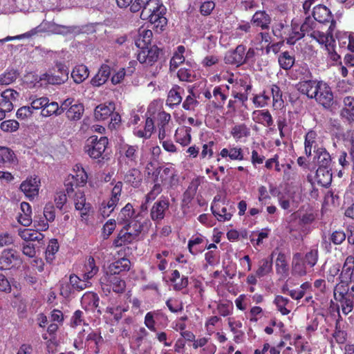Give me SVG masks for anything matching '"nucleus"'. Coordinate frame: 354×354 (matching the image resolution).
Segmentation results:
<instances>
[{
  "mask_svg": "<svg viewBox=\"0 0 354 354\" xmlns=\"http://www.w3.org/2000/svg\"><path fill=\"white\" fill-rule=\"evenodd\" d=\"M274 252L271 254L270 258L262 259L259 261L258 268L256 274L259 278L269 274L272 271V257Z\"/></svg>",
  "mask_w": 354,
  "mask_h": 354,
  "instance_id": "obj_39",
  "label": "nucleus"
},
{
  "mask_svg": "<svg viewBox=\"0 0 354 354\" xmlns=\"http://www.w3.org/2000/svg\"><path fill=\"white\" fill-rule=\"evenodd\" d=\"M308 266L304 262V256L300 252L293 254L292 260V274L297 277H303L307 274Z\"/></svg>",
  "mask_w": 354,
  "mask_h": 354,
  "instance_id": "obj_21",
  "label": "nucleus"
},
{
  "mask_svg": "<svg viewBox=\"0 0 354 354\" xmlns=\"http://www.w3.org/2000/svg\"><path fill=\"white\" fill-rule=\"evenodd\" d=\"M191 131L190 127L177 129L175 134L176 142L182 146L189 145L192 140Z\"/></svg>",
  "mask_w": 354,
  "mask_h": 354,
  "instance_id": "obj_49",
  "label": "nucleus"
},
{
  "mask_svg": "<svg viewBox=\"0 0 354 354\" xmlns=\"http://www.w3.org/2000/svg\"><path fill=\"white\" fill-rule=\"evenodd\" d=\"M322 80L313 79L312 77L299 81L296 84L297 90L302 95H306L309 99H313L317 95L318 86H319Z\"/></svg>",
  "mask_w": 354,
  "mask_h": 354,
  "instance_id": "obj_11",
  "label": "nucleus"
},
{
  "mask_svg": "<svg viewBox=\"0 0 354 354\" xmlns=\"http://www.w3.org/2000/svg\"><path fill=\"white\" fill-rule=\"evenodd\" d=\"M111 67L106 64H102L97 73L91 79V84L93 86H100L104 84L111 75Z\"/></svg>",
  "mask_w": 354,
  "mask_h": 354,
  "instance_id": "obj_31",
  "label": "nucleus"
},
{
  "mask_svg": "<svg viewBox=\"0 0 354 354\" xmlns=\"http://www.w3.org/2000/svg\"><path fill=\"white\" fill-rule=\"evenodd\" d=\"M313 16L314 19L319 23L324 24L330 22V24L328 30L335 26V21L333 18V15L326 6L319 4L315 6L313 10Z\"/></svg>",
  "mask_w": 354,
  "mask_h": 354,
  "instance_id": "obj_18",
  "label": "nucleus"
},
{
  "mask_svg": "<svg viewBox=\"0 0 354 354\" xmlns=\"http://www.w3.org/2000/svg\"><path fill=\"white\" fill-rule=\"evenodd\" d=\"M290 27L292 30L290 31V36L288 39V44L294 45L297 41L304 37V33L299 30V24L292 21Z\"/></svg>",
  "mask_w": 354,
  "mask_h": 354,
  "instance_id": "obj_57",
  "label": "nucleus"
},
{
  "mask_svg": "<svg viewBox=\"0 0 354 354\" xmlns=\"http://www.w3.org/2000/svg\"><path fill=\"white\" fill-rule=\"evenodd\" d=\"M153 32L151 30H144L140 33L139 38L136 41L138 48H144L151 45Z\"/></svg>",
  "mask_w": 354,
  "mask_h": 354,
  "instance_id": "obj_56",
  "label": "nucleus"
},
{
  "mask_svg": "<svg viewBox=\"0 0 354 354\" xmlns=\"http://www.w3.org/2000/svg\"><path fill=\"white\" fill-rule=\"evenodd\" d=\"M278 63L282 69L290 70L295 63V56L293 53L283 51L278 57Z\"/></svg>",
  "mask_w": 354,
  "mask_h": 354,
  "instance_id": "obj_41",
  "label": "nucleus"
},
{
  "mask_svg": "<svg viewBox=\"0 0 354 354\" xmlns=\"http://www.w3.org/2000/svg\"><path fill=\"white\" fill-rule=\"evenodd\" d=\"M344 107L341 111V115L348 120L354 121V97L347 96L344 99Z\"/></svg>",
  "mask_w": 354,
  "mask_h": 354,
  "instance_id": "obj_48",
  "label": "nucleus"
},
{
  "mask_svg": "<svg viewBox=\"0 0 354 354\" xmlns=\"http://www.w3.org/2000/svg\"><path fill=\"white\" fill-rule=\"evenodd\" d=\"M138 160V146L127 143L120 145L119 148V163L124 164L129 167L137 165Z\"/></svg>",
  "mask_w": 354,
  "mask_h": 354,
  "instance_id": "obj_8",
  "label": "nucleus"
},
{
  "mask_svg": "<svg viewBox=\"0 0 354 354\" xmlns=\"http://www.w3.org/2000/svg\"><path fill=\"white\" fill-rule=\"evenodd\" d=\"M82 324L84 325H88L84 322V313L80 310H77L73 313V315L71 318L70 326L72 328H76L77 326H80Z\"/></svg>",
  "mask_w": 354,
  "mask_h": 354,
  "instance_id": "obj_64",
  "label": "nucleus"
},
{
  "mask_svg": "<svg viewBox=\"0 0 354 354\" xmlns=\"http://www.w3.org/2000/svg\"><path fill=\"white\" fill-rule=\"evenodd\" d=\"M142 180V174L138 169L132 167L124 175V181L125 183L138 188L140 186Z\"/></svg>",
  "mask_w": 354,
  "mask_h": 354,
  "instance_id": "obj_34",
  "label": "nucleus"
},
{
  "mask_svg": "<svg viewBox=\"0 0 354 354\" xmlns=\"http://www.w3.org/2000/svg\"><path fill=\"white\" fill-rule=\"evenodd\" d=\"M108 145L109 140L107 137L101 136L98 138L97 136H91L87 139L84 149L91 158L101 162V160L105 159L104 152Z\"/></svg>",
  "mask_w": 354,
  "mask_h": 354,
  "instance_id": "obj_6",
  "label": "nucleus"
},
{
  "mask_svg": "<svg viewBox=\"0 0 354 354\" xmlns=\"http://www.w3.org/2000/svg\"><path fill=\"white\" fill-rule=\"evenodd\" d=\"M246 50V47L244 45L240 44L233 50L228 51L224 57L225 63L227 64L235 65L240 66L245 64L244 53Z\"/></svg>",
  "mask_w": 354,
  "mask_h": 354,
  "instance_id": "obj_19",
  "label": "nucleus"
},
{
  "mask_svg": "<svg viewBox=\"0 0 354 354\" xmlns=\"http://www.w3.org/2000/svg\"><path fill=\"white\" fill-rule=\"evenodd\" d=\"M162 185L158 183H153V186L145 196V203L154 201L162 192Z\"/></svg>",
  "mask_w": 354,
  "mask_h": 354,
  "instance_id": "obj_61",
  "label": "nucleus"
},
{
  "mask_svg": "<svg viewBox=\"0 0 354 354\" xmlns=\"http://www.w3.org/2000/svg\"><path fill=\"white\" fill-rule=\"evenodd\" d=\"M142 229V224L136 221H131V223L125 224L114 239L113 246L119 248L137 241Z\"/></svg>",
  "mask_w": 354,
  "mask_h": 354,
  "instance_id": "obj_4",
  "label": "nucleus"
},
{
  "mask_svg": "<svg viewBox=\"0 0 354 354\" xmlns=\"http://www.w3.org/2000/svg\"><path fill=\"white\" fill-rule=\"evenodd\" d=\"M57 70L53 73H44L40 75L30 74L27 77L34 78V86H41L44 82L45 84H62L68 78V71L61 63L55 65Z\"/></svg>",
  "mask_w": 354,
  "mask_h": 354,
  "instance_id": "obj_3",
  "label": "nucleus"
},
{
  "mask_svg": "<svg viewBox=\"0 0 354 354\" xmlns=\"http://www.w3.org/2000/svg\"><path fill=\"white\" fill-rule=\"evenodd\" d=\"M315 178L318 185L324 187H328L332 182L331 167H318Z\"/></svg>",
  "mask_w": 354,
  "mask_h": 354,
  "instance_id": "obj_26",
  "label": "nucleus"
},
{
  "mask_svg": "<svg viewBox=\"0 0 354 354\" xmlns=\"http://www.w3.org/2000/svg\"><path fill=\"white\" fill-rule=\"evenodd\" d=\"M253 120L259 124H262L266 127H269L270 130H272L271 128L274 124L273 118L268 109L256 110L252 113Z\"/></svg>",
  "mask_w": 354,
  "mask_h": 354,
  "instance_id": "obj_22",
  "label": "nucleus"
},
{
  "mask_svg": "<svg viewBox=\"0 0 354 354\" xmlns=\"http://www.w3.org/2000/svg\"><path fill=\"white\" fill-rule=\"evenodd\" d=\"M75 167H77L76 174L70 178L74 180L75 187L84 186L87 182L88 175L81 165H76Z\"/></svg>",
  "mask_w": 354,
  "mask_h": 354,
  "instance_id": "obj_54",
  "label": "nucleus"
},
{
  "mask_svg": "<svg viewBox=\"0 0 354 354\" xmlns=\"http://www.w3.org/2000/svg\"><path fill=\"white\" fill-rule=\"evenodd\" d=\"M38 230L30 229V228H24L19 229L18 230V234L20 237L26 241H37L40 242L44 238V235Z\"/></svg>",
  "mask_w": 354,
  "mask_h": 354,
  "instance_id": "obj_38",
  "label": "nucleus"
},
{
  "mask_svg": "<svg viewBox=\"0 0 354 354\" xmlns=\"http://www.w3.org/2000/svg\"><path fill=\"white\" fill-rule=\"evenodd\" d=\"M104 342V339L100 331L91 330L86 337V346L92 349V351L98 354L100 351V345Z\"/></svg>",
  "mask_w": 354,
  "mask_h": 354,
  "instance_id": "obj_25",
  "label": "nucleus"
},
{
  "mask_svg": "<svg viewBox=\"0 0 354 354\" xmlns=\"http://www.w3.org/2000/svg\"><path fill=\"white\" fill-rule=\"evenodd\" d=\"M304 259L308 268H313L317 264L318 261L317 249H311L309 252H306L304 257Z\"/></svg>",
  "mask_w": 354,
  "mask_h": 354,
  "instance_id": "obj_62",
  "label": "nucleus"
},
{
  "mask_svg": "<svg viewBox=\"0 0 354 354\" xmlns=\"http://www.w3.org/2000/svg\"><path fill=\"white\" fill-rule=\"evenodd\" d=\"M201 185V180L199 178H194L189 183L187 189L183 194V203L188 205L195 197L198 187Z\"/></svg>",
  "mask_w": 354,
  "mask_h": 354,
  "instance_id": "obj_32",
  "label": "nucleus"
},
{
  "mask_svg": "<svg viewBox=\"0 0 354 354\" xmlns=\"http://www.w3.org/2000/svg\"><path fill=\"white\" fill-rule=\"evenodd\" d=\"M44 216L47 221H42L41 223L39 224V230H46L48 228V221L52 222L55 218V209L53 203H47L44 209Z\"/></svg>",
  "mask_w": 354,
  "mask_h": 354,
  "instance_id": "obj_47",
  "label": "nucleus"
},
{
  "mask_svg": "<svg viewBox=\"0 0 354 354\" xmlns=\"http://www.w3.org/2000/svg\"><path fill=\"white\" fill-rule=\"evenodd\" d=\"M84 111L82 104H75L66 111L67 118L71 121H77L81 119Z\"/></svg>",
  "mask_w": 354,
  "mask_h": 354,
  "instance_id": "obj_50",
  "label": "nucleus"
},
{
  "mask_svg": "<svg viewBox=\"0 0 354 354\" xmlns=\"http://www.w3.org/2000/svg\"><path fill=\"white\" fill-rule=\"evenodd\" d=\"M99 302L100 298L94 292H85L81 299L82 306L86 310L94 311L98 308Z\"/></svg>",
  "mask_w": 354,
  "mask_h": 354,
  "instance_id": "obj_27",
  "label": "nucleus"
},
{
  "mask_svg": "<svg viewBox=\"0 0 354 354\" xmlns=\"http://www.w3.org/2000/svg\"><path fill=\"white\" fill-rule=\"evenodd\" d=\"M169 319L167 315L161 310L149 311L146 313L144 318L145 327L151 332L155 333L156 339L165 346L169 347L172 342H167L168 336L165 331H158L156 324L158 328H165L167 326Z\"/></svg>",
  "mask_w": 354,
  "mask_h": 354,
  "instance_id": "obj_2",
  "label": "nucleus"
},
{
  "mask_svg": "<svg viewBox=\"0 0 354 354\" xmlns=\"http://www.w3.org/2000/svg\"><path fill=\"white\" fill-rule=\"evenodd\" d=\"M210 209L216 220L223 223L230 221L235 212V208L225 201L221 205L210 207Z\"/></svg>",
  "mask_w": 354,
  "mask_h": 354,
  "instance_id": "obj_15",
  "label": "nucleus"
},
{
  "mask_svg": "<svg viewBox=\"0 0 354 354\" xmlns=\"http://www.w3.org/2000/svg\"><path fill=\"white\" fill-rule=\"evenodd\" d=\"M170 281L173 283V288L176 291H180L187 287L189 284L188 277L183 275L180 276L178 270L172 271L170 277Z\"/></svg>",
  "mask_w": 354,
  "mask_h": 354,
  "instance_id": "obj_35",
  "label": "nucleus"
},
{
  "mask_svg": "<svg viewBox=\"0 0 354 354\" xmlns=\"http://www.w3.org/2000/svg\"><path fill=\"white\" fill-rule=\"evenodd\" d=\"M114 109L115 106L113 103H110L109 105L101 104L95 109V118L97 120H105L111 115Z\"/></svg>",
  "mask_w": 354,
  "mask_h": 354,
  "instance_id": "obj_42",
  "label": "nucleus"
},
{
  "mask_svg": "<svg viewBox=\"0 0 354 354\" xmlns=\"http://www.w3.org/2000/svg\"><path fill=\"white\" fill-rule=\"evenodd\" d=\"M318 90L315 97H313V99L325 109H330L334 102L331 88L327 83L322 81L318 86Z\"/></svg>",
  "mask_w": 354,
  "mask_h": 354,
  "instance_id": "obj_10",
  "label": "nucleus"
},
{
  "mask_svg": "<svg viewBox=\"0 0 354 354\" xmlns=\"http://www.w3.org/2000/svg\"><path fill=\"white\" fill-rule=\"evenodd\" d=\"M315 153L318 167H331L332 159L325 148H317Z\"/></svg>",
  "mask_w": 354,
  "mask_h": 354,
  "instance_id": "obj_37",
  "label": "nucleus"
},
{
  "mask_svg": "<svg viewBox=\"0 0 354 354\" xmlns=\"http://www.w3.org/2000/svg\"><path fill=\"white\" fill-rule=\"evenodd\" d=\"M41 115L44 117H48L53 114L60 115L62 114L59 106L57 102H49V99L48 98V103L44 109L41 110Z\"/></svg>",
  "mask_w": 354,
  "mask_h": 354,
  "instance_id": "obj_59",
  "label": "nucleus"
},
{
  "mask_svg": "<svg viewBox=\"0 0 354 354\" xmlns=\"http://www.w3.org/2000/svg\"><path fill=\"white\" fill-rule=\"evenodd\" d=\"M130 261L127 258H121L112 263L109 267V273L119 275L120 272L128 271L130 268Z\"/></svg>",
  "mask_w": 354,
  "mask_h": 354,
  "instance_id": "obj_45",
  "label": "nucleus"
},
{
  "mask_svg": "<svg viewBox=\"0 0 354 354\" xmlns=\"http://www.w3.org/2000/svg\"><path fill=\"white\" fill-rule=\"evenodd\" d=\"M135 214V210L131 203H127L119 213L118 220L125 224L131 223L130 221Z\"/></svg>",
  "mask_w": 354,
  "mask_h": 354,
  "instance_id": "obj_53",
  "label": "nucleus"
},
{
  "mask_svg": "<svg viewBox=\"0 0 354 354\" xmlns=\"http://www.w3.org/2000/svg\"><path fill=\"white\" fill-rule=\"evenodd\" d=\"M318 135L314 130L308 131L304 136V152L307 157L312 156V149L315 152L318 147Z\"/></svg>",
  "mask_w": 354,
  "mask_h": 354,
  "instance_id": "obj_24",
  "label": "nucleus"
},
{
  "mask_svg": "<svg viewBox=\"0 0 354 354\" xmlns=\"http://www.w3.org/2000/svg\"><path fill=\"white\" fill-rule=\"evenodd\" d=\"M99 271V267L96 265L94 258L90 256L86 261L84 268H83V276L86 280L91 279L94 276L97 274Z\"/></svg>",
  "mask_w": 354,
  "mask_h": 354,
  "instance_id": "obj_40",
  "label": "nucleus"
},
{
  "mask_svg": "<svg viewBox=\"0 0 354 354\" xmlns=\"http://www.w3.org/2000/svg\"><path fill=\"white\" fill-rule=\"evenodd\" d=\"M176 74L180 82H193L196 80V72L188 62L178 70Z\"/></svg>",
  "mask_w": 354,
  "mask_h": 354,
  "instance_id": "obj_30",
  "label": "nucleus"
},
{
  "mask_svg": "<svg viewBox=\"0 0 354 354\" xmlns=\"http://www.w3.org/2000/svg\"><path fill=\"white\" fill-rule=\"evenodd\" d=\"M290 303L289 299L281 295H277L274 300V304L276 305L277 310L283 315H287L290 313V310L287 308Z\"/></svg>",
  "mask_w": 354,
  "mask_h": 354,
  "instance_id": "obj_55",
  "label": "nucleus"
},
{
  "mask_svg": "<svg viewBox=\"0 0 354 354\" xmlns=\"http://www.w3.org/2000/svg\"><path fill=\"white\" fill-rule=\"evenodd\" d=\"M131 12H140L142 20H148L156 28L162 29L167 24V8L160 0H134L131 5Z\"/></svg>",
  "mask_w": 354,
  "mask_h": 354,
  "instance_id": "obj_1",
  "label": "nucleus"
},
{
  "mask_svg": "<svg viewBox=\"0 0 354 354\" xmlns=\"http://www.w3.org/2000/svg\"><path fill=\"white\" fill-rule=\"evenodd\" d=\"M228 85H219L214 88L212 95L214 100L212 101V106L214 109H221L223 108L228 97Z\"/></svg>",
  "mask_w": 354,
  "mask_h": 354,
  "instance_id": "obj_20",
  "label": "nucleus"
},
{
  "mask_svg": "<svg viewBox=\"0 0 354 354\" xmlns=\"http://www.w3.org/2000/svg\"><path fill=\"white\" fill-rule=\"evenodd\" d=\"M148 175L151 173L148 171ZM153 183H158L167 188L172 187L174 180L176 176V170L172 166L158 167L154 171L151 173Z\"/></svg>",
  "mask_w": 354,
  "mask_h": 354,
  "instance_id": "obj_7",
  "label": "nucleus"
},
{
  "mask_svg": "<svg viewBox=\"0 0 354 354\" xmlns=\"http://www.w3.org/2000/svg\"><path fill=\"white\" fill-rule=\"evenodd\" d=\"M170 205L167 196H162L155 202L150 209V217L154 222H160L165 217V213Z\"/></svg>",
  "mask_w": 354,
  "mask_h": 354,
  "instance_id": "obj_12",
  "label": "nucleus"
},
{
  "mask_svg": "<svg viewBox=\"0 0 354 354\" xmlns=\"http://www.w3.org/2000/svg\"><path fill=\"white\" fill-rule=\"evenodd\" d=\"M334 299L339 303L345 315L351 312L354 307V284L349 288L347 283H337L333 290Z\"/></svg>",
  "mask_w": 354,
  "mask_h": 354,
  "instance_id": "obj_5",
  "label": "nucleus"
},
{
  "mask_svg": "<svg viewBox=\"0 0 354 354\" xmlns=\"http://www.w3.org/2000/svg\"><path fill=\"white\" fill-rule=\"evenodd\" d=\"M225 159L226 161H242L244 160L243 150L240 146L229 145L223 148L218 154L216 160Z\"/></svg>",
  "mask_w": 354,
  "mask_h": 354,
  "instance_id": "obj_16",
  "label": "nucleus"
},
{
  "mask_svg": "<svg viewBox=\"0 0 354 354\" xmlns=\"http://www.w3.org/2000/svg\"><path fill=\"white\" fill-rule=\"evenodd\" d=\"M271 21V17L265 10L256 11L251 19V24L262 30H268Z\"/></svg>",
  "mask_w": 354,
  "mask_h": 354,
  "instance_id": "obj_23",
  "label": "nucleus"
},
{
  "mask_svg": "<svg viewBox=\"0 0 354 354\" xmlns=\"http://www.w3.org/2000/svg\"><path fill=\"white\" fill-rule=\"evenodd\" d=\"M103 290L109 292L111 289L116 293H122L126 288L125 281L119 275L106 272L100 279Z\"/></svg>",
  "mask_w": 354,
  "mask_h": 354,
  "instance_id": "obj_9",
  "label": "nucleus"
},
{
  "mask_svg": "<svg viewBox=\"0 0 354 354\" xmlns=\"http://www.w3.org/2000/svg\"><path fill=\"white\" fill-rule=\"evenodd\" d=\"M88 68L84 64L75 66L71 72V77L76 84L83 82L88 77Z\"/></svg>",
  "mask_w": 354,
  "mask_h": 354,
  "instance_id": "obj_44",
  "label": "nucleus"
},
{
  "mask_svg": "<svg viewBox=\"0 0 354 354\" xmlns=\"http://www.w3.org/2000/svg\"><path fill=\"white\" fill-rule=\"evenodd\" d=\"M69 281L74 290L82 291L86 288L91 287L92 283L84 278L82 279L75 274H72L69 277Z\"/></svg>",
  "mask_w": 354,
  "mask_h": 354,
  "instance_id": "obj_51",
  "label": "nucleus"
},
{
  "mask_svg": "<svg viewBox=\"0 0 354 354\" xmlns=\"http://www.w3.org/2000/svg\"><path fill=\"white\" fill-rule=\"evenodd\" d=\"M270 97L266 93V91H263L259 94H256L252 98V102L256 107L263 108L269 104Z\"/></svg>",
  "mask_w": 354,
  "mask_h": 354,
  "instance_id": "obj_60",
  "label": "nucleus"
},
{
  "mask_svg": "<svg viewBox=\"0 0 354 354\" xmlns=\"http://www.w3.org/2000/svg\"><path fill=\"white\" fill-rule=\"evenodd\" d=\"M183 91L184 89L180 86L173 85L168 93L166 104L171 108L179 105L182 102L181 93Z\"/></svg>",
  "mask_w": 354,
  "mask_h": 354,
  "instance_id": "obj_29",
  "label": "nucleus"
},
{
  "mask_svg": "<svg viewBox=\"0 0 354 354\" xmlns=\"http://www.w3.org/2000/svg\"><path fill=\"white\" fill-rule=\"evenodd\" d=\"M17 163L15 152L7 147L0 146V167H9Z\"/></svg>",
  "mask_w": 354,
  "mask_h": 354,
  "instance_id": "obj_28",
  "label": "nucleus"
},
{
  "mask_svg": "<svg viewBox=\"0 0 354 354\" xmlns=\"http://www.w3.org/2000/svg\"><path fill=\"white\" fill-rule=\"evenodd\" d=\"M40 185V179L38 176H30L20 185V189L24 193L25 196L30 200L33 199L39 194Z\"/></svg>",
  "mask_w": 354,
  "mask_h": 354,
  "instance_id": "obj_17",
  "label": "nucleus"
},
{
  "mask_svg": "<svg viewBox=\"0 0 354 354\" xmlns=\"http://www.w3.org/2000/svg\"><path fill=\"white\" fill-rule=\"evenodd\" d=\"M21 213L18 216V222L24 226H29L32 223V209L28 203H21Z\"/></svg>",
  "mask_w": 354,
  "mask_h": 354,
  "instance_id": "obj_43",
  "label": "nucleus"
},
{
  "mask_svg": "<svg viewBox=\"0 0 354 354\" xmlns=\"http://www.w3.org/2000/svg\"><path fill=\"white\" fill-rule=\"evenodd\" d=\"M270 91L272 97L273 106L279 104L281 106L283 103L282 99V91L280 87L277 84H272L270 86Z\"/></svg>",
  "mask_w": 354,
  "mask_h": 354,
  "instance_id": "obj_63",
  "label": "nucleus"
},
{
  "mask_svg": "<svg viewBox=\"0 0 354 354\" xmlns=\"http://www.w3.org/2000/svg\"><path fill=\"white\" fill-rule=\"evenodd\" d=\"M140 50L138 53V60L141 63L146 64L147 66H152L158 59L160 53L162 51L156 46H146L140 48Z\"/></svg>",
  "mask_w": 354,
  "mask_h": 354,
  "instance_id": "obj_13",
  "label": "nucleus"
},
{
  "mask_svg": "<svg viewBox=\"0 0 354 354\" xmlns=\"http://www.w3.org/2000/svg\"><path fill=\"white\" fill-rule=\"evenodd\" d=\"M185 48L184 46H178L176 51L174 53L169 62V71L170 72L175 71L181 64H183L185 61L184 53Z\"/></svg>",
  "mask_w": 354,
  "mask_h": 354,
  "instance_id": "obj_36",
  "label": "nucleus"
},
{
  "mask_svg": "<svg viewBox=\"0 0 354 354\" xmlns=\"http://www.w3.org/2000/svg\"><path fill=\"white\" fill-rule=\"evenodd\" d=\"M275 268L278 274H281L283 277L288 275L289 266L287 257L282 252H279L277 254V257L275 261Z\"/></svg>",
  "mask_w": 354,
  "mask_h": 354,
  "instance_id": "obj_46",
  "label": "nucleus"
},
{
  "mask_svg": "<svg viewBox=\"0 0 354 354\" xmlns=\"http://www.w3.org/2000/svg\"><path fill=\"white\" fill-rule=\"evenodd\" d=\"M21 260L19 253L13 249L4 250L0 256V270H10L13 267L20 265Z\"/></svg>",
  "mask_w": 354,
  "mask_h": 354,
  "instance_id": "obj_14",
  "label": "nucleus"
},
{
  "mask_svg": "<svg viewBox=\"0 0 354 354\" xmlns=\"http://www.w3.org/2000/svg\"><path fill=\"white\" fill-rule=\"evenodd\" d=\"M230 134L236 142H242L250 136V129L244 123L238 124L232 127Z\"/></svg>",
  "mask_w": 354,
  "mask_h": 354,
  "instance_id": "obj_33",
  "label": "nucleus"
},
{
  "mask_svg": "<svg viewBox=\"0 0 354 354\" xmlns=\"http://www.w3.org/2000/svg\"><path fill=\"white\" fill-rule=\"evenodd\" d=\"M19 73L17 70L11 69L5 71L3 73L0 75V86L1 85H8L14 82Z\"/></svg>",
  "mask_w": 354,
  "mask_h": 354,
  "instance_id": "obj_58",
  "label": "nucleus"
},
{
  "mask_svg": "<svg viewBox=\"0 0 354 354\" xmlns=\"http://www.w3.org/2000/svg\"><path fill=\"white\" fill-rule=\"evenodd\" d=\"M59 245L55 239H50L45 252L46 261L48 263H53L55 259V255L58 252Z\"/></svg>",
  "mask_w": 354,
  "mask_h": 354,
  "instance_id": "obj_52",
  "label": "nucleus"
}]
</instances>
